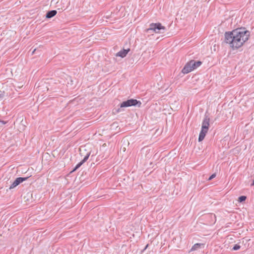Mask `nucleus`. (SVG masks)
<instances>
[{
    "label": "nucleus",
    "instance_id": "nucleus-1",
    "mask_svg": "<svg viewBox=\"0 0 254 254\" xmlns=\"http://www.w3.org/2000/svg\"><path fill=\"white\" fill-rule=\"evenodd\" d=\"M250 33L245 28H238L225 33V40L233 49L241 47L248 40Z\"/></svg>",
    "mask_w": 254,
    "mask_h": 254
},
{
    "label": "nucleus",
    "instance_id": "nucleus-2",
    "mask_svg": "<svg viewBox=\"0 0 254 254\" xmlns=\"http://www.w3.org/2000/svg\"><path fill=\"white\" fill-rule=\"evenodd\" d=\"M201 64V62L200 61L195 62L191 60L186 64L182 69V72L184 74H187L199 66Z\"/></svg>",
    "mask_w": 254,
    "mask_h": 254
},
{
    "label": "nucleus",
    "instance_id": "nucleus-3",
    "mask_svg": "<svg viewBox=\"0 0 254 254\" xmlns=\"http://www.w3.org/2000/svg\"><path fill=\"white\" fill-rule=\"evenodd\" d=\"M165 27L162 25L160 23H151L149 28L146 29V32L149 33L152 31L156 33H163Z\"/></svg>",
    "mask_w": 254,
    "mask_h": 254
},
{
    "label": "nucleus",
    "instance_id": "nucleus-4",
    "mask_svg": "<svg viewBox=\"0 0 254 254\" xmlns=\"http://www.w3.org/2000/svg\"><path fill=\"white\" fill-rule=\"evenodd\" d=\"M138 103V102L135 99H129L122 103L120 107L123 108L135 106Z\"/></svg>",
    "mask_w": 254,
    "mask_h": 254
},
{
    "label": "nucleus",
    "instance_id": "nucleus-5",
    "mask_svg": "<svg viewBox=\"0 0 254 254\" xmlns=\"http://www.w3.org/2000/svg\"><path fill=\"white\" fill-rule=\"evenodd\" d=\"M28 177H19L16 179V180L12 183L11 186L9 187V189L11 190L17 187L18 185H19L23 181L26 180Z\"/></svg>",
    "mask_w": 254,
    "mask_h": 254
},
{
    "label": "nucleus",
    "instance_id": "nucleus-6",
    "mask_svg": "<svg viewBox=\"0 0 254 254\" xmlns=\"http://www.w3.org/2000/svg\"><path fill=\"white\" fill-rule=\"evenodd\" d=\"M209 122L210 119L208 117L206 116L204 118L202 123L201 127L208 130L209 127Z\"/></svg>",
    "mask_w": 254,
    "mask_h": 254
},
{
    "label": "nucleus",
    "instance_id": "nucleus-7",
    "mask_svg": "<svg viewBox=\"0 0 254 254\" xmlns=\"http://www.w3.org/2000/svg\"><path fill=\"white\" fill-rule=\"evenodd\" d=\"M208 130V129H206L201 127V131L199 133V137H198V141L199 142H200L204 139Z\"/></svg>",
    "mask_w": 254,
    "mask_h": 254
},
{
    "label": "nucleus",
    "instance_id": "nucleus-8",
    "mask_svg": "<svg viewBox=\"0 0 254 254\" xmlns=\"http://www.w3.org/2000/svg\"><path fill=\"white\" fill-rule=\"evenodd\" d=\"M89 155L90 153H87L85 156L84 157L83 159L76 165V166H75V167L72 170V172L75 171L76 170L79 168L85 162H86L88 159Z\"/></svg>",
    "mask_w": 254,
    "mask_h": 254
},
{
    "label": "nucleus",
    "instance_id": "nucleus-9",
    "mask_svg": "<svg viewBox=\"0 0 254 254\" xmlns=\"http://www.w3.org/2000/svg\"><path fill=\"white\" fill-rule=\"evenodd\" d=\"M128 51H129V49H127V50L124 49L123 50L120 51L118 53H117L116 54V56L121 57L122 58H124L126 56V55L128 53Z\"/></svg>",
    "mask_w": 254,
    "mask_h": 254
},
{
    "label": "nucleus",
    "instance_id": "nucleus-10",
    "mask_svg": "<svg viewBox=\"0 0 254 254\" xmlns=\"http://www.w3.org/2000/svg\"><path fill=\"white\" fill-rule=\"evenodd\" d=\"M204 245L203 244H201V243H196L195 244H194L192 247L191 248V251H195V250H198V249L199 248H201V247H202L203 248L204 247Z\"/></svg>",
    "mask_w": 254,
    "mask_h": 254
},
{
    "label": "nucleus",
    "instance_id": "nucleus-11",
    "mask_svg": "<svg viewBox=\"0 0 254 254\" xmlns=\"http://www.w3.org/2000/svg\"><path fill=\"white\" fill-rule=\"evenodd\" d=\"M57 12L55 10L50 11L47 13L46 17L48 18H51L57 14Z\"/></svg>",
    "mask_w": 254,
    "mask_h": 254
},
{
    "label": "nucleus",
    "instance_id": "nucleus-12",
    "mask_svg": "<svg viewBox=\"0 0 254 254\" xmlns=\"http://www.w3.org/2000/svg\"><path fill=\"white\" fill-rule=\"evenodd\" d=\"M246 198L247 197L246 196H244V195L241 196L239 197V202H241L243 201H245L246 199Z\"/></svg>",
    "mask_w": 254,
    "mask_h": 254
},
{
    "label": "nucleus",
    "instance_id": "nucleus-13",
    "mask_svg": "<svg viewBox=\"0 0 254 254\" xmlns=\"http://www.w3.org/2000/svg\"><path fill=\"white\" fill-rule=\"evenodd\" d=\"M240 246L238 245H235L233 248V250L234 251L238 250L240 249Z\"/></svg>",
    "mask_w": 254,
    "mask_h": 254
},
{
    "label": "nucleus",
    "instance_id": "nucleus-14",
    "mask_svg": "<svg viewBox=\"0 0 254 254\" xmlns=\"http://www.w3.org/2000/svg\"><path fill=\"white\" fill-rule=\"evenodd\" d=\"M216 177L215 174H213L212 175L210 176V177L208 178V180L210 181L212 180L213 178H214Z\"/></svg>",
    "mask_w": 254,
    "mask_h": 254
},
{
    "label": "nucleus",
    "instance_id": "nucleus-15",
    "mask_svg": "<svg viewBox=\"0 0 254 254\" xmlns=\"http://www.w3.org/2000/svg\"><path fill=\"white\" fill-rule=\"evenodd\" d=\"M6 123V121H1L0 120V126H1V125H4Z\"/></svg>",
    "mask_w": 254,
    "mask_h": 254
},
{
    "label": "nucleus",
    "instance_id": "nucleus-16",
    "mask_svg": "<svg viewBox=\"0 0 254 254\" xmlns=\"http://www.w3.org/2000/svg\"><path fill=\"white\" fill-rule=\"evenodd\" d=\"M35 51H36V49H34V51H33L32 53L33 54Z\"/></svg>",
    "mask_w": 254,
    "mask_h": 254
},
{
    "label": "nucleus",
    "instance_id": "nucleus-17",
    "mask_svg": "<svg viewBox=\"0 0 254 254\" xmlns=\"http://www.w3.org/2000/svg\"><path fill=\"white\" fill-rule=\"evenodd\" d=\"M252 185H254V180L253 183L252 184Z\"/></svg>",
    "mask_w": 254,
    "mask_h": 254
}]
</instances>
